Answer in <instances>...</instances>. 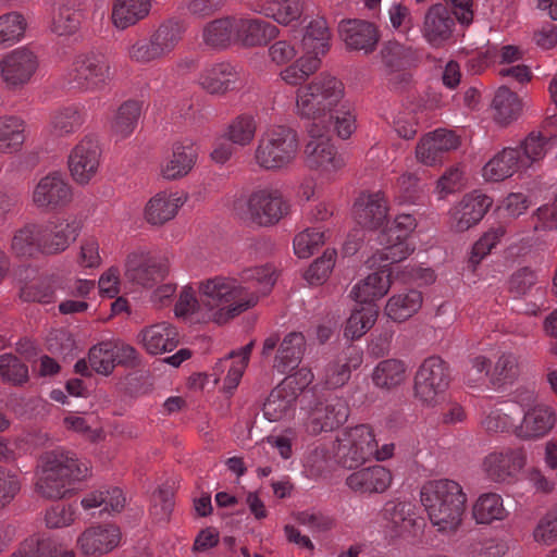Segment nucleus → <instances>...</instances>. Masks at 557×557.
Here are the masks:
<instances>
[{
    "label": "nucleus",
    "instance_id": "obj_37",
    "mask_svg": "<svg viewBox=\"0 0 557 557\" xmlns=\"http://www.w3.org/2000/svg\"><path fill=\"white\" fill-rule=\"evenodd\" d=\"M11 250L21 258H32L40 253V223H28L15 231Z\"/></svg>",
    "mask_w": 557,
    "mask_h": 557
},
{
    "label": "nucleus",
    "instance_id": "obj_62",
    "mask_svg": "<svg viewBox=\"0 0 557 557\" xmlns=\"http://www.w3.org/2000/svg\"><path fill=\"white\" fill-rule=\"evenodd\" d=\"M416 227L417 221L411 214H399L382 233V237H387L388 243L394 240L406 243Z\"/></svg>",
    "mask_w": 557,
    "mask_h": 557
},
{
    "label": "nucleus",
    "instance_id": "obj_11",
    "mask_svg": "<svg viewBox=\"0 0 557 557\" xmlns=\"http://www.w3.org/2000/svg\"><path fill=\"white\" fill-rule=\"evenodd\" d=\"M493 199L479 191L467 194L449 211V228L463 233L476 225L486 214Z\"/></svg>",
    "mask_w": 557,
    "mask_h": 557
},
{
    "label": "nucleus",
    "instance_id": "obj_30",
    "mask_svg": "<svg viewBox=\"0 0 557 557\" xmlns=\"http://www.w3.org/2000/svg\"><path fill=\"white\" fill-rule=\"evenodd\" d=\"M236 30L239 40L247 47L267 45L278 35L275 25L260 18L236 21Z\"/></svg>",
    "mask_w": 557,
    "mask_h": 557
},
{
    "label": "nucleus",
    "instance_id": "obj_15",
    "mask_svg": "<svg viewBox=\"0 0 557 557\" xmlns=\"http://www.w3.org/2000/svg\"><path fill=\"white\" fill-rule=\"evenodd\" d=\"M101 149L96 138L85 136L72 150L69 168L73 180L85 185L96 175L100 163Z\"/></svg>",
    "mask_w": 557,
    "mask_h": 557
},
{
    "label": "nucleus",
    "instance_id": "obj_3",
    "mask_svg": "<svg viewBox=\"0 0 557 557\" xmlns=\"http://www.w3.org/2000/svg\"><path fill=\"white\" fill-rule=\"evenodd\" d=\"M466 494L453 480L428 482L421 490V502L431 522L442 532L455 531L465 511Z\"/></svg>",
    "mask_w": 557,
    "mask_h": 557
},
{
    "label": "nucleus",
    "instance_id": "obj_39",
    "mask_svg": "<svg viewBox=\"0 0 557 557\" xmlns=\"http://www.w3.org/2000/svg\"><path fill=\"white\" fill-rule=\"evenodd\" d=\"M383 515L397 536L410 533L416 525L414 513L410 503L388 502L385 505Z\"/></svg>",
    "mask_w": 557,
    "mask_h": 557
},
{
    "label": "nucleus",
    "instance_id": "obj_16",
    "mask_svg": "<svg viewBox=\"0 0 557 557\" xmlns=\"http://www.w3.org/2000/svg\"><path fill=\"white\" fill-rule=\"evenodd\" d=\"M125 277L144 287H152L169 273L166 259H159L144 252H133L127 257Z\"/></svg>",
    "mask_w": 557,
    "mask_h": 557
},
{
    "label": "nucleus",
    "instance_id": "obj_32",
    "mask_svg": "<svg viewBox=\"0 0 557 557\" xmlns=\"http://www.w3.org/2000/svg\"><path fill=\"white\" fill-rule=\"evenodd\" d=\"M555 424V414L547 407H534L523 417L515 433L522 440H531L544 436Z\"/></svg>",
    "mask_w": 557,
    "mask_h": 557
},
{
    "label": "nucleus",
    "instance_id": "obj_35",
    "mask_svg": "<svg viewBox=\"0 0 557 557\" xmlns=\"http://www.w3.org/2000/svg\"><path fill=\"white\" fill-rule=\"evenodd\" d=\"M391 286L389 275L384 271L369 274L363 281L357 284L350 295L361 304L371 302L387 294Z\"/></svg>",
    "mask_w": 557,
    "mask_h": 557
},
{
    "label": "nucleus",
    "instance_id": "obj_56",
    "mask_svg": "<svg viewBox=\"0 0 557 557\" xmlns=\"http://www.w3.org/2000/svg\"><path fill=\"white\" fill-rule=\"evenodd\" d=\"M519 359L512 352H503L496 360L491 372V382L493 384H503L511 382L519 376Z\"/></svg>",
    "mask_w": 557,
    "mask_h": 557
},
{
    "label": "nucleus",
    "instance_id": "obj_48",
    "mask_svg": "<svg viewBox=\"0 0 557 557\" xmlns=\"http://www.w3.org/2000/svg\"><path fill=\"white\" fill-rule=\"evenodd\" d=\"M507 516L502 497L496 493L481 495L473 506V517L479 523H491Z\"/></svg>",
    "mask_w": 557,
    "mask_h": 557
},
{
    "label": "nucleus",
    "instance_id": "obj_47",
    "mask_svg": "<svg viewBox=\"0 0 557 557\" xmlns=\"http://www.w3.org/2000/svg\"><path fill=\"white\" fill-rule=\"evenodd\" d=\"M184 29L182 22L168 20L151 34L150 38L163 58L171 53L182 40Z\"/></svg>",
    "mask_w": 557,
    "mask_h": 557
},
{
    "label": "nucleus",
    "instance_id": "obj_64",
    "mask_svg": "<svg viewBox=\"0 0 557 557\" xmlns=\"http://www.w3.org/2000/svg\"><path fill=\"white\" fill-rule=\"evenodd\" d=\"M535 542L552 545L557 542V510L547 512L533 532Z\"/></svg>",
    "mask_w": 557,
    "mask_h": 557
},
{
    "label": "nucleus",
    "instance_id": "obj_7",
    "mask_svg": "<svg viewBox=\"0 0 557 557\" xmlns=\"http://www.w3.org/2000/svg\"><path fill=\"white\" fill-rule=\"evenodd\" d=\"M450 382L448 363L440 356H431L423 360L413 380L414 397L423 405L434 406Z\"/></svg>",
    "mask_w": 557,
    "mask_h": 557
},
{
    "label": "nucleus",
    "instance_id": "obj_54",
    "mask_svg": "<svg viewBox=\"0 0 557 557\" xmlns=\"http://www.w3.org/2000/svg\"><path fill=\"white\" fill-rule=\"evenodd\" d=\"M88 362L97 373L111 374L115 368L113 343L102 342L92 346L88 352Z\"/></svg>",
    "mask_w": 557,
    "mask_h": 557
},
{
    "label": "nucleus",
    "instance_id": "obj_52",
    "mask_svg": "<svg viewBox=\"0 0 557 557\" xmlns=\"http://www.w3.org/2000/svg\"><path fill=\"white\" fill-rule=\"evenodd\" d=\"M381 244L384 247L377 250L371 258L373 265L385 268L388 264L397 263L405 260L412 251L407 243L394 240L387 242V237L381 236Z\"/></svg>",
    "mask_w": 557,
    "mask_h": 557
},
{
    "label": "nucleus",
    "instance_id": "obj_40",
    "mask_svg": "<svg viewBox=\"0 0 557 557\" xmlns=\"http://www.w3.org/2000/svg\"><path fill=\"white\" fill-rule=\"evenodd\" d=\"M196 160L197 153L193 145L184 146L176 144L171 159L162 169V174L168 180L184 177L191 171Z\"/></svg>",
    "mask_w": 557,
    "mask_h": 557
},
{
    "label": "nucleus",
    "instance_id": "obj_19",
    "mask_svg": "<svg viewBox=\"0 0 557 557\" xmlns=\"http://www.w3.org/2000/svg\"><path fill=\"white\" fill-rule=\"evenodd\" d=\"M455 20L458 21L451 3L443 0L442 3L432 5L424 17L423 34L433 46H441L453 35Z\"/></svg>",
    "mask_w": 557,
    "mask_h": 557
},
{
    "label": "nucleus",
    "instance_id": "obj_42",
    "mask_svg": "<svg viewBox=\"0 0 557 557\" xmlns=\"http://www.w3.org/2000/svg\"><path fill=\"white\" fill-rule=\"evenodd\" d=\"M83 125V115L75 106L55 109L50 115L49 129L55 137L73 134Z\"/></svg>",
    "mask_w": 557,
    "mask_h": 557
},
{
    "label": "nucleus",
    "instance_id": "obj_27",
    "mask_svg": "<svg viewBox=\"0 0 557 557\" xmlns=\"http://www.w3.org/2000/svg\"><path fill=\"white\" fill-rule=\"evenodd\" d=\"M147 352L159 355L174 350L178 345V334L174 326L158 323L144 329L138 335Z\"/></svg>",
    "mask_w": 557,
    "mask_h": 557
},
{
    "label": "nucleus",
    "instance_id": "obj_43",
    "mask_svg": "<svg viewBox=\"0 0 557 557\" xmlns=\"http://www.w3.org/2000/svg\"><path fill=\"white\" fill-rule=\"evenodd\" d=\"M235 29L236 18L230 16L215 18L203 27V42L214 49L226 48L231 44Z\"/></svg>",
    "mask_w": 557,
    "mask_h": 557
},
{
    "label": "nucleus",
    "instance_id": "obj_23",
    "mask_svg": "<svg viewBox=\"0 0 557 557\" xmlns=\"http://www.w3.org/2000/svg\"><path fill=\"white\" fill-rule=\"evenodd\" d=\"M120 530L112 524L86 529L78 537L77 545L84 555L107 554L117 546Z\"/></svg>",
    "mask_w": 557,
    "mask_h": 557
},
{
    "label": "nucleus",
    "instance_id": "obj_17",
    "mask_svg": "<svg viewBox=\"0 0 557 557\" xmlns=\"http://www.w3.org/2000/svg\"><path fill=\"white\" fill-rule=\"evenodd\" d=\"M325 137H310L304 150V160L308 169L321 173H334L342 170L345 165V159L339 154Z\"/></svg>",
    "mask_w": 557,
    "mask_h": 557
},
{
    "label": "nucleus",
    "instance_id": "obj_33",
    "mask_svg": "<svg viewBox=\"0 0 557 557\" xmlns=\"http://www.w3.org/2000/svg\"><path fill=\"white\" fill-rule=\"evenodd\" d=\"M305 349V337L301 333L292 332L287 334L274 358L273 368L281 373L294 370L301 360Z\"/></svg>",
    "mask_w": 557,
    "mask_h": 557
},
{
    "label": "nucleus",
    "instance_id": "obj_25",
    "mask_svg": "<svg viewBox=\"0 0 557 557\" xmlns=\"http://www.w3.org/2000/svg\"><path fill=\"white\" fill-rule=\"evenodd\" d=\"M237 72L230 63L212 64L199 74L198 84L210 95H225L234 89Z\"/></svg>",
    "mask_w": 557,
    "mask_h": 557
},
{
    "label": "nucleus",
    "instance_id": "obj_1",
    "mask_svg": "<svg viewBox=\"0 0 557 557\" xmlns=\"http://www.w3.org/2000/svg\"><path fill=\"white\" fill-rule=\"evenodd\" d=\"M344 98V85L335 76L320 74L296 90V114L310 121L309 137H325L331 133L334 110Z\"/></svg>",
    "mask_w": 557,
    "mask_h": 557
},
{
    "label": "nucleus",
    "instance_id": "obj_46",
    "mask_svg": "<svg viewBox=\"0 0 557 557\" xmlns=\"http://www.w3.org/2000/svg\"><path fill=\"white\" fill-rule=\"evenodd\" d=\"M306 2L304 0H275L261 9V14L271 17L282 25H289L298 21L304 14Z\"/></svg>",
    "mask_w": 557,
    "mask_h": 557
},
{
    "label": "nucleus",
    "instance_id": "obj_22",
    "mask_svg": "<svg viewBox=\"0 0 557 557\" xmlns=\"http://www.w3.org/2000/svg\"><path fill=\"white\" fill-rule=\"evenodd\" d=\"M392 473L383 466L362 468L346 478L347 486L356 493H384L392 484Z\"/></svg>",
    "mask_w": 557,
    "mask_h": 557
},
{
    "label": "nucleus",
    "instance_id": "obj_2",
    "mask_svg": "<svg viewBox=\"0 0 557 557\" xmlns=\"http://www.w3.org/2000/svg\"><path fill=\"white\" fill-rule=\"evenodd\" d=\"M40 475L36 482V492L47 499H62L71 495L70 485L90 475L87 462L82 461L74 451L55 448L40 456Z\"/></svg>",
    "mask_w": 557,
    "mask_h": 557
},
{
    "label": "nucleus",
    "instance_id": "obj_9",
    "mask_svg": "<svg viewBox=\"0 0 557 557\" xmlns=\"http://www.w3.org/2000/svg\"><path fill=\"white\" fill-rule=\"evenodd\" d=\"M337 442V455L346 468L357 467L376 454L373 431L366 424L345 430Z\"/></svg>",
    "mask_w": 557,
    "mask_h": 557
},
{
    "label": "nucleus",
    "instance_id": "obj_45",
    "mask_svg": "<svg viewBox=\"0 0 557 557\" xmlns=\"http://www.w3.org/2000/svg\"><path fill=\"white\" fill-rule=\"evenodd\" d=\"M422 305V294L409 290L406 294L393 296L386 304V314L396 322H403L416 313Z\"/></svg>",
    "mask_w": 557,
    "mask_h": 557
},
{
    "label": "nucleus",
    "instance_id": "obj_14",
    "mask_svg": "<svg viewBox=\"0 0 557 557\" xmlns=\"http://www.w3.org/2000/svg\"><path fill=\"white\" fill-rule=\"evenodd\" d=\"M38 57L29 48H17L8 53L0 62L1 77L10 87L27 84L38 69Z\"/></svg>",
    "mask_w": 557,
    "mask_h": 557
},
{
    "label": "nucleus",
    "instance_id": "obj_24",
    "mask_svg": "<svg viewBox=\"0 0 557 557\" xmlns=\"http://www.w3.org/2000/svg\"><path fill=\"white\" fill-rule=\"evenodd\" d=\"M339 34L349 49L363 50L366 53L373 51L379 41L375 26L362 20L343 21Z\"/></svg>",
    "mask_w": 557,
    "mask_h": 557
},
{
    "label": "nucleus",
    "instance_id": "obj_20",
    "mask_svg": "<svg viewBox=\"0 0 557 557\" xmlns=\"http://www.w3.org/2000/svg\"><path fill=\"white\" fill-rule=\"evenodd\" d=\"M75 221L60 220L40 224V253L57 255L64 251L78 236Z\"/></svg>",
    "mask_w": 557,
    "mask_h": 557
},
{
    "label": "nucleus",
    "instance_id": "obj_31",
    "mask_svg": "<svg viewBox=\"0 0 557 557\" xmlns=\"http://www.w3.org/2000/svg\"><path fill=\"white\" fill-rule=\"evenodd\" d=\"M152 0H114L111 18L119 29L136 25L149 15Z\"/></svg>",
    "mask_w": 557,
    "mask_h": 557
},
{
    "label": "nucleus",
    "instance_id": "obj_63",
    "mask_svg": "<svg viewBox=\"0 0 557 557\" xmlns=\"http://www.w3.org/2000/svg\"><path fill=\"white\" fill-rule=\"evenodd\" d=\"M375 314L370 311H355L348 318L344 334L347 338L357 339L369 331L375 320Z\"/></svg>",
    "mask_w": 557,
    "mask_h": 557
},
{
    "label": "nucleus",
    "instance_id": "obj_57",
    "mask_svg": "<svg viewBox=\"0 0 557 557\" xmlns=\"http://www.w3.org/2000/svg\"><path fill=\"white\" fill-rule=\"evenodd\" d=\"M336 259L334 249H326L323 255L315 259L305 273V278L311 285H321L331 274Z\"/></svg>",
    "mask_w": 557,
    "mask_h": 557
},
{
    "label": "nucleus",
    "instance_id": "obj_5",
    "mask_svg": "<svg viewBox=\"0 0 557 557\" xmlns=\"http://www.w3.org/2000/svg\"><path fill=\"white\" fill-rule=\"evenodd\" d=\"M200 301L210 309L228 304L226 319H232L258 302L255 292L237 284L235 278L216 276L199 286Z\"/></svg>",
    "mask_w": 557,
    "mask_h": 557
},
{
    "label": "nucleus",
    "instance_id": "obj_44",
    "mask_svg": "<svg viewBox=\"0 0 557 557\" xmlns=\"http://www.w3.org/2000/svg\"><path fill=\"white\" fill-rule=\"evenodd\" d=\"M493 108L495 121L500 125H507L520 115L522 103L515 92L502 86L493 99Z\"/></svg>",
    "mask_w": 557,
    "mask_h": 557
},
{
    "label": "nucleus",
    "instance_id": "obj_13",
    "mask_svg": "<svg viewBox=\"0 0 557 557\" xmlns=\"http://www.w3.org/2000/svg\"><path fill=\"white\" fill-rule=\"evenodd\" d=\"M32 200L40 210L54 211L71 202L72 189L62 174L52 172L41 177L35 185Z\"/></svg>",
    "mask_w": 557,
    "mask_h": 557
},
{
    "label": "nucleus",
    "instance_id": "obj_10",
    "mask_svg": "<svg viewBox=\"0 0 557 557\" xmlns=\"http://www.w3.org/2000/svg\"><path fill=\"white\" fill-rule=\"evenodd\" d=\"M527 462L523 447H508L490 453L483 460V470L487 478L497 483H511Z\"/></svg>",
    "mask_w": 557,
    "mask_h": 557
},
{
    "label": "nucleus",
    "instance_id": "obj_49",
    "mask_svg": "<svg viewBox=\"0 0 557 557\" xmlns=\"http://www.w3.org/2000/svg\"><path fill=\"white\" fill-rule=\"evenodd\" d=\"M27 29L25 16L16 11L0 16V47H8L21 40Z\"/></svg>",
    "mask_w": 557,
    "mask_h": 557
},
{
    "label": "nucleus",
    "instance_id": "obj_12",
    "mask_svg": "<svg viewBox=\"0 0 557 557\" xmlns=\"http://www.w3.org/2000/svg\"><path fill=\"white\" fill-rule=\"evenodd\" d=\"M73 82L83 89H98L113 77L109 61L99 54L78 55L73 62Z\"/></svg>",
    "mask_w": 557,
    "mask_h": 557
},
{
    "label": "nucleus",
    "instance_id": "obj_38",
    "mask_svg": "<svg viewBox=\"0 0 557 557\" xmlns=\"http://www.w3.org/2000/svg\"><path fill=\"white\" fill-rule=\"evenodd\" d=\"M141 114V106L136 100L123 102L111 121V133L117 139L128 137L135 129Z\"/></svg>",
    "mask_w": 557,
    "mask_h": 557
},
{
    "label": "nucleus",
    "instance_id": "obj_59",
    "mask_svg": "<svg viewBox=\"0 0 557 557\" xmlns=\"http://www.w3.org/2000/svg\"><path fill=\"white\" fill-rule=\"evenodd\" d=\"M0 376L13 384H23L28 380V368L17 357L5 354L0 356Z\"/></svg>",
    "mask_w": 557,
    "mask_h": 557
},
{
    "label": "nucleus",
    "instance_id": "obj_55",
    "mask_svg": "<svg viewBox=\"0 0 557 557\" xmlns=\"http://www.w3.org/2000/svg\"><path fill=\"white\" fill-rule=\"evenodd\" d=\"M256 131L255 119L248 114H240L228 125L227 138L239 146H247L255 138Z\"/></svg>",
    "mask_w": 557,
    "mask_h": 557
},
{
    "label": "nucleus",
    "instance_id": "obj_51",
    "mask_svg": "<svg viewBox=\"0 0 557 557\" xmlns=\"http://www.w3.org/2000/svg\"><path fill=\"white\" fill-rule=\"evenodd\" d=\"M82 13L74 7L62 3L54 10L51 29L59 36L72 35L79 28Z\"/></svg>",
    "mask_w": 557,
    "mask_h": 557
},
{
    "label": "nucleus",
    "instance_id": "obj_36",
    "mask_svg": "<svg viewBox=\"0 0 557 557\" xmlns=\"http://www.w3.org/2000/svg\"><path fill=\"white\" fill-rule=\"evenodd\" d=\"M331 30L323 16L312 18L305 28L302 46L308 53L325 54L330 48Z\"/></svg>",
    "mask_w": 557,
    "mask_h": 557
},
{
    "label": "nucleus",
    "instance_id": "obj_58",
    "mask_svg": "<svg viewBox=\"0 0 557 557\" xmlns=\"http://www.w3.org/2000/svg\"><path fill=\"white\" fill-rule=\"evenodd\" d=\"M54 296L52 281L49 277H41L37 281L25 284L20 290V297L25 301H38L49 304Z\"/></svg>",
    "mask_w": 557,
    "mask_h": 557
},
{
    "label": "nucleus",
    "instance_id": "obj_50",
    "mask_svg": "<svg viewBox=\"0 0 557 557\" xmlns=\"http://www.w3.org/2000/svg\"><path fill=\"white\" fill-rule=\"evenodd\" d=\"M10 557H57V542L34 534L25 539Z\"/></svg>",
    "mask_w": 557,
    "mask_h": 557
},
{
    "label": "nucleus",
    "instance_id": "obj_60",
    "mask_svg": "<svg viewBox=\"0 0 557 557\" xmlns=\"http://www.w3.org/2000/svg\"><path fill=\"white\" fill-rule=\"evenodd\" d=\"M324 244V233L317 228H307L296 235L294 250L299 258H309Z\"/></svg>",
    "mask_w": 557,
    "mask_h": 557
},
{
    "label": "nucleus",
    "instance_id": "obj_34",
    "mask_svg": "<svg viewBox=\"0 0 557 557\" xmlns=\"http://www.w3.org/2000/svg\"><path fill=\"white\" fill-rule=\"evenodd\" d=\"M26 123L15 115L0 116V152L14 153L22 149L26 139Z\"/></svg>",
    "mask_w": 557,
    "mask_h": 557
},
{
    "label": "nucleus",
    "instance_id": "obj_26",
    "mask_svg": "<svg viewBox=\"0 0 557 557\" xmlns=\"http://www.w3.org/2000/svg\"><path fill=\"white\" fill-rule=\"evenodd\" d=\"M296 398L294 381L288 377L271 391L263 404L265 418L269 421L282 420L293 410Z\"/></svg>",
    "mask_w": 557,
    "mask_h": 557
},
{
    "label": "nucleus",
    "instance_id": "obj_41",
    "mask_svg": "<svg viewBox=\"0 0 557 557\" xmlns=\"http://www.w3.org/2000/svg\"><path fill=\"white\" fill-rule=\"evenodd\" d=\"M407 368L399 359H385L377 363L372 373V381L375 386L384 389H392L406 380Z\"/></svg>",
    "mask_w": 557,
    "mask_h": 557
},
{
    "label": "nucleus",
    "instance_id": "obj_8",
    "mask_svg": "<svg viewBox=\"0 0 557 557\" xmlns=\"http://www.w3.org/2000/svg\"><path fill=\"white\" fill-rule=\"evenodd\" d=\"M349 406L347 401L334 394L325 392L318 396L309 407L307 431L318 435L322 432H331L347 421Z\"/></svg>",
    "mask_w": 557,
    "mask_h": 557
},
{
    "label": "nucleus",
    "instance_id": "obj_4",
    "mask_svg": "<svg viewBox=\"0 0 557 557\" xmlns=\"http://www.w3.org/2000/svg\"><path fill=\"white\" fill-rule=\"evenodd\" d=\"M299 136L296 129L275 125L263 132L253 151L255 164L267 172L288 170L299 153Z\"/></svg>",
    "mask_w": 557,
    "mask_h": 557
},
{
    "label": "nucleus",
    "instance_id": "obj_29",
    "mask_svg": "<svg viewBox=\"0 0 557 557\" xmlns=\"http://www.w3.org/2000/svg\"><path fill=\"white\" fill-rule=\"evenodd\" d=\"M186 197L166 191L158 193L145 207V219L151 225H163L175 218Z\"/></svg>",
    "mask_w": 557,
    "mask_h": 557
},
{
    "label": "nucleus",
    "instance_id": "obj_61",
    "mask_svg": "<svg viewBox=\"0 0 557 557\" xmlns=\"http://www.w3.org/2000/svg\"><path fill=\"white\" fill-rule=\"evenodd\" d=\"M548 139L541 133L531 132L527 138L521 143L523 150L522 161L528 168L532 162L542 159L546 152V145Z\"/></svg>",
    "mask_w": 557,
    "mask_h": 557
},
{
    "label": "nucleus",
    "instance_id": "obj_6",
    "mask_svg": "<svg viewBox=\"0 0 557 557\" xmlns=\"http://www.w3.org/2000/svg\"><path fill=\"white\" fill-rule=\"evenodd\" d=\"M290 210L281 190L273 187L253 189L246 199L245 220L259 227L276 225Z\"/></svg>",
    "mask_w": 557,
    "mask_h": 557
},
{
    "label": "nucleus",
    "instance_id": "obj_53",
    "mask_svg": "<svg viewBox=\"0 0 557 557\" xmlns=\"http://www.w3.org/2000/svg\"><path fill=\"white\" fill-rule=\"evenodd\" d=\"M381 57L387 71L407 70L413 61L411 49L397 41L386 42L381 50Z\"/></svg>",
    "mask_w": 557,
    "mask_h": 557
},
{
    "label": "nucleus",
    "instance_id": "obj_21",
    "mask_svg": "<svg viewBox=\"0 0 557 557\" xmlns=\"http://www.w3.org/2000/svg\"><path fill=\"white\" fill-rule=\"evenodd\" d=\"M388 212L387 200L382 193L362 194L354 205V216L357 223L369 230L381 227Z\"/></svg>",
    "mask_w": 557,
    "mask_h": 557
},
{
    "label": "nucleus",
    "instance_id": "obj_28",
    "mask_svg": "<svg viewBox=\"0 0 557 557\" xmlns=\"http://www.w3.org/2000/svg\"><path fill=\"white\" fill-rule=\"evenodd\" d=\"M524 168L519 149L507 147L485 164L483 176L487 181L500 182Z\"/></svg>",
    "mask_w": 557,
    "mask_h": 557
},
{
    "label": "nucleus",
    "instance_id": "obj_18",
    "mask_svg": "<svg viewBox=\"0 0 557 557\" xmlns=\"http://www.w3.org/2000/svg\"><path fill=\"white\" fill-rule=\"evenodd\" d=\"M459 146L460 138L454 131L440 128L420 139L416 147V157L425 165H434L442 161L445 153Z\"/></svg>",
    "mask_w": 557,
    "mask_h": 557
}]
</instances>
